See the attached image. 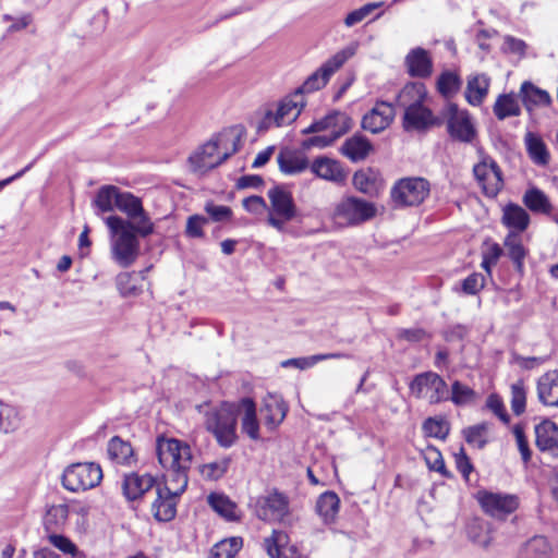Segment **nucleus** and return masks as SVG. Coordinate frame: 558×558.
<instances>
[{"instance_id":"1","label":"nucleus","mask_w":558,"mask_h":558,"mask_svg":"<svg viewBox=\"0 0 558 558\" xmlns=\"http://www.w3.org/2000/svg\"><path fill=\"white\" fill-rule=\"evenodd\" d=\"M156 453L159 463L167 471L166 483L174 484L177 492H184L193 460L191 447L179 439L158 437Z\"/></svg>"},{"instance_id":"2","label":"nucleus","mask_w":558,"mask_h":558,"mask_svg":"<svg viewBox=\"0 0 558 558\" xmlns=\"http://www.w3.org/2000/svg\"><path fill=\"white\" fill-rule=\"evenodd\" d=\"M427 90L422 83L407 84L398 95V105L404 109L402 126L407 132H423L435 125H440L441 120L434 116L425 106Z\"/></svg>"},{"instance_id":"3","label":"nucleus","mask_w":558,"mask_h":558,"mask_svg":"<svg viewBox=\"0 0 558 558\" xmlns=\"http://www.w3.org/2000/svg\"><path fill=\"white\" fill-rule=\"evenodd\" d=\"M105 222L110 232V251L112 259L122 268L135 263L140 255L138 232L132 221H124L120 216H109Z\"/></svg>"},{"instance_id":"4","label":"nucleus","mask_w":558,"mask_h":558,"mask_svg":"<svg viewBox=\"0 0 558 558\" xmlns=\"http://www.w3.org/2000/svg\"><path fill=\"white\" fill-rule=\"evenodd\" d=\"M238 418L236 402L222 401L205 411L204 426L221 448L228 449L239 440Z\"/></svg>"},{"instance_id":"5","label":"nucleus","mask_w":558,"mask_h":558,"mask_svg":"<svg viewBox=\"0 0 558 558\" xmlns=\"http://www.w3.org/2000/svg\"><path fill=\"white\" fill-rule=\"evenodd\" d=\"M357 48L359 43L353 41L329 58L301 86L295 88V96L300 94L304 97L305 94H311L325 87L331 75L356 53Z\"/></svg>"},{"instance_id":"6","label":"nucleus","mask_w":558,"mask_h":558,"mask_svg":"<svg viewBox=\"0 0 558 558\" xmlns=\"http://www.w3.org/2000/svg\"><path fill=\"white\" fill-rule=\"evenodd\" d=\"M269 199L267 223L279 232L286 230V225L299 217L292 193L284 186L276 185L267 193Z\"/></svg>"},{"instance_id":"7","label":"nucleus","mask_w":558,"mask_h":558,"mask_svg":"<svg viewBox=\"0 0 558 558\" xmlns=\"http://www.w3.org/2000/svg\"><path fill=\"white\" fill-rule=\"evenodd\" d=\"M376 215L374 204L354 196L339 201L332 210L331 220L338 228H348L362 225Z\"/></svg>"},{"instance_id":"8","label":"nucleus","mask_w":558,"mask_h":558,"mask_svg":"<svg viewBox=\"0 0 558 558\" xmlns=\"http://www.w3.org/2000/svg\"><path fill=\"white\" fill-rule=\"evenodd\" d=\"M102 480V470L94 462H78L69 465L62 475V485L70 492L87 490L96 487Z\"/></svg>"},{"instance_id":"9","label":"nucleus","mask_w":558,"mask_h":558,"mask_svg":"<svg viewBox=\"0 0 558 558\" xmlns=\"http://www.w3.org/2000/svg\"><path fill=\"white\" fill-rule=\"evenodd\" d=\"M428 194L429 183L423 178L400 179L390 191V197L396 207L417 206Z\"/></svg>"},{"instance_id":"10","label":"nucleus","mask_w":558,"mask_h":558,"mask_svg":"<svg viewBox=\"0 0 558 558\" xmlns=\"http://www.w3.org/2000/svg\"><path fill=\"white\" fill-rule=\"evenodd\" d=\"M116 208L126 215L124 221H132L141 238H147L154 233L155 225L148 213L144 209L140 197L130 192L121 191Z\"/></svg>"},{"instance_id":"11","label":"nucleus","mask_w":558,"mask_h":558,"mask_svg":"<svg viewBox=\"0 0 558 558\" xmlns=\"http://www.w3.org/2000/svg\"><path fill=\"white\" fill-rule=\"evenodd\" d=\"M223 142V137H216L208 141L198 150H196L189 158L193 172L204 174L221 165L236 150L234 146L232 151L220 153L219 148Z\"/></svg>"},{"instance_id":"12","label":"nucleus","mask_w":558,"mask_h":558,"mask_svg":"<svg viewBox=\"0 0 558 558\" xmlns=\"http://www.w3.org/2000/svg\"><path fill=\"white\" fill-rule=\"evenodd\" d=\"M410 391L418 399H428L432 404L449 399L446 381L433 372L416 375L410 384Z\"/></svg>"},{"instance_id":"13","label":"nucleus","mask_w":558,"mask_h":558,"mask_svg":"<svg viewBox=\"0 0 558 558\" xmlns=\"http://www.w3.org/2000/svg\"><path fill=\"white\" fill-rule=\"evenodd\" d=\"M444 114L447 119L449 135L461 143H472L477 135L476 129L466 110H461L456 104H449Z\"/></svg>"},{"instance_id":"14","label":"nucleus","mask_w":558,"mask_h":558,"mask_svg":"<svg viewBox=\"0 0 558 558\" xmlns=\"http://www.w3.org/2000/svg\"><path fill=\"white\" fill-rule=\"evenodd\" d=\"M476 499L483 511L496 519H505L519 508V498L513 494L480 490Z\"/></svg>"},{"instance_id":"15","label":"nucleus","mask_w":558,"mask_h":558,"mask_svg":"<svg viewBox=\"0 0 558 558\" xmlns=\"http://www.w3.org/2000/svg\"><path fill=\"white\" fill-rule=\"evenodd\" d=\"M473 173L487 197L497 196L504 186L502 172L489 156L482 157L481 161L473 167Z\"/></svg>"},{"instance_id":"16","label":"nucleus","mask_w":558,"mask_h":558,"mask_svg":"<svg viewBox=\"0 0 558 558\" xmlns=\"http://www.w3.org/2000/svg\"><path fill=\"white\" fill-rule=\"evenodd\" d=\"M255 512L263 521L280 522L289 514V498L277 489H272L257 499Z\"/></svg>"},{"instance_id":"17","label":"nucleus","mask_w":558,"mask_h":558,"mask_svg":"<svg viewBox=\"0 0 558 558\" xmlns=\"http://www.w3.org/2000/svg\"><path fill=\"white\" fill-rule=\"evenodd\" d=\"M155 493L157 497L151 504V511L155 519L160 522L171 521L177 513V498L183 492H177L174 484L166 483L163 487L157 485Z\"/></svg>"},{"instance_id":"18","label":"nucleus","mask_w":558,"mask_h":558,"mask_svg":"<svg viewBox=\"0 0 558 558\" xmlns=\"http://www.w3.org/2000/svg\"><path fill=\"white\" fill-rule=\"evenodd\" d=\"M352 125L353 121L345 112L333 110L322 119L313 122L303 133L310 134L329 131V135H335V137L340 138L351 130Z\"/></svg>"},{"instance_id":"19","label":"nucleus","mask_w":558,"mask_h":558,"mask_svg":"<svg viewBox=\"0 0 558 558\" xmlns=\"http://www.w3.org/2000/svg\"><path fill=\"white\" fill-rule=\"evenodd\" d=\"M396 116L395 108L386 101H378L374 108L363 117L362 128L374 134L386 130Z\"/></svg>"},{"instance_id":"20","label":"nucleus","mask_w":558,"mask_h":558,"mask_svg":"<svg viewBox=\"0 0 558 558\" xmlns=\"http://www.w3.org/2000/svg\"><path fill=\"white\" fill-rule=\"evenodd\" d=\"M306 105V100L302 95L295 96V89L280 99L275 110L276 126L280 128L294 122Z\"/></svg>"},{"instance_id":"21","label":"nucleus","mask_w":558,"mask_h":558,"mask_svg":"<svg viewBox=\"0 0 558 558\" xmlns=\"http://www.w3.org/2000/svg\"><path fill=\"white\" fill-rule=\"evenodd\" d=\"M241 429L252 440H259V422L257 418L256 403L252 398L244 397L236 401Z\"/></svg>"},{"instance_id":"22","label":"nucleus","mask_w":558,"mask_h":558,"mask_svg":"<svg viewBox=\"0 0 558 558\" xmlns=\"http://www.w3.org/2000/svg\"><path fill=\"white\" fill-rule=\"evenodd\" d=\"M534 433L537 449L558 457V425L545 418L535 425Z\"/></svg>"},{"instance_id":"23","label":"nucleus","mask_w":558,"mask_h":558,"mask_svg":"<svg viewBox=\"0 0 558 558\" xmlns=\"http://www.w3.org/2000/svg\"><path fill=\"white\" fill-rule=\"evenodd\" d=\"M156 486V481L151 475L131 473L124 476L122 488L129 500H135Z\"/></svg>"},{"instance_id":"24","label":"nucleus","mask_w":558,"mask_h":558,"mask_svg":"<svg viewBox=\"0 0 558 558\" xmlns=\"http://www.w3.org/2000/svg\"><path fill=\"white\" fill-rule=\"evenodd\" d=\"M311 170L318 178L341 184L347 179V173L337 160L328 157L316 158L311 165Z\"/></svg>"},{"instance_id":"25","label":"nucleus","mask_w":558,"mask_h":558,"mask_svg":"<svg viewBox=\"0 0 558 558\" xmlns=\"http://www.w3.org/2000/svg\"><path fill=\"white\" fill-rule=\"evenodd\" d=\"M277 161L281 172L286 174L301 173L308 168L307 157L299 150L282 148L277 156Z\"/></svg>"},{"instance_id":"26","label":"nucleus","mask_w":558,"mask_h":558,"mask_svg":"<svg viewBox=\"0 0 558 558\" xmlns=\"http://www.w3.org/2000/svg\"><path fill=\"white\" fill-rule=\"evenodd\" d=\"M537 395L544 405L558 407V371H549L538 378Z\"/></svg>"},{"instance_id":"27","label":"nucleus","mask_w":558,"mask_h":558,"mask_svg":"<svg viewBox=\"0 0 558 558\" xmlns=\"http://www.w3.org/2000/svg\"><path fill=\"white\" fill-rule=\"evenodd\" d=\"M490 80L486 74H474L468 77L465 98L471 106H480L488 94Z\"/></svg>"},{"instance_id":"28","label":"nucleus","mask_w":558,"mask_h":558,"mask_svg":"<svg viewBox=\"0 0 558 558\" xmlns=\"http://www.w3.org/2000/svg\"><path fill=\"white\" fill-rule=\"evenodd\" d=\"M287 411L288 407L281 398L268 396L262 409L268 428L275 429L284 420Z\"/></svg>"},{"instance_id":"29","label":"nucleus","mask_w":558,"mask_h":558,"mask_svg":"<svg viewBox=\"0 0 558 558\" xmlns=\"http://www.w3.org/2000/svg\"><path fill=\"white\" fill-rule=\"evenodd\" d=\"M522 102L527 111H532L535 107H546L551 102L549 94L536 87L531 82H524L520 88Z\"/></svg>"},{"instance_id":"30","label":"nucleus","mask_w":558,"mask_h":558,"mask_svg":"<svg viewBox=\"0 0 558 558\" xmlns=\"http://www.w3.org/2000/svg\"><path fill=\"white\" fill-rule=\"evenodd\" d=\"M405 61L411 76L426 77L432 73V60L423 48L411 50Z\"/></svg>"},{"instance_id":"31","label":"nucleus","mask_w":558,"mask_h":558,"mask_svg":"<svg viewBox=\"0 0 558 558\" xmlns=\"http://www.w3.org/2000/svg\"><path fill=\"white\" fill-rule=\"evenodd\" d=\"M340 508V499L333 492L323 493L316 501V511L324 523H333Z\"/></svg>"},{"instance_id":"32","label":"nucleus","mask_w":558,"mask_h":558,"mask_svg":"<svg viewBox=\"0 0 558 558\" xmlns=\"http://www.w3.org/2000/svg\"><path fill=\"white\" fill-rule=\"evenodd\" d=\"M372 150L371 142L362 135H353L348 138L342 147L341 153L352 161L364 160Z\"/></svg>"},{"instance_id":"33","label":"nucleus","mask_w":558,"mask_h":558,"mask_svg":"<svg viewBox=\"0 0 558 558\" xmlns=\"http://www.w3.org/2000/svg\"><path fill=\"white\" fill-rule=\"evenodd\" d=\"M207 501L213 510L227 521L240 520L238 506L228 496L223 494L211 493L207 497Z\"/></svg>"},{"instance_id":"34","label":"nucleus","mask_w":558,"mask_h":558,"mask_svg":"<svg viewBox=\"0 0 558 558\" xmlns=\"http://www.w3.org/2000/svg\"><path fill=\"white\" fill-rule=\"evenodd\" d=\"M502 222L520 234L529 227L530 216L521 206L509 204L504 209Z\"/></svg>"},{"instance_id":"35","label":"nucleus","mask_w":558,"mask_h":558,"mask_svg":"<svg viewBox=\"0 0 558 558\" xmlns=\"http://www.w3.org/2000/svg\"><path fill=\"white\" fill-rule=\"evenodd\" d=\"M493 111L500 121L520 116L521 107L518 97L513 93L499 95L493 106Z\"/></svg>"},{"instance_id":"36","label":"nucleus","mask_w":558,"mask_h":558,"mask_svg":"<svg viewBox=\"0 0 558 558\" xmlns=\"http://www.w3.org/2000/svg\"><path fill=\"white\" fill-rule=\"evenodd\" d=\"M526 150L531 160L538 166H546L550 155L544 141L536 134L527 132L524 137Z\"/></svg>"},{"instance_id":"37","label":"nucleus","mask_w":558,"mask_h":558,"mask_svg":"<svg viewBox=\"0 0 558 558\" xmlns=\"http://www.w3.org/2000/svg\"><path fill=\"white\" fill-rule=\"evenodd\" d=\"M504 245L508 252V256L513 262L515 269L519 272L523 271V262L527 251L522 244V240L519 233L510 231L506 236Z\"/></svg>"},{"instance_id":"38","label":"nucleus","mask_w":558,"mask_h":558,"mask_svg":"<svg viewBox=\"0 0 558 558\" xmlns=\"http://www.w3.org/2000/svg\"><path fill=\"white\" fill-rule=\"evenodd\" d=\"M120 194L121 191L117 186L104 185L98 190L93 205L97 208L98 213L112 211L117 207Z\"/></svg>"},{"instance_id":"39","label":"nucleus","mask_w":558,"mask_h":558,"mask_svg":"<svg viewBox=\"0 0 558 558\" xmlns=\"http://www.w3.org/2000/svg\"><path fill=\"white\" fill-rule=\"evenodd\" d=\"M551 546L545 536H534L520 550V558H550Z\"/></svg>"},{"instance_id":"40","label":"nucleus","mask_w":558,"mask_h":558,"mask_svg":"<svg viewBox=\"0 0 558 558\" xmlns=\"http://www.w3.org/2000/svg\"><path fill=\"white\" fill-rule=\"evenodd\" d=\"M108 454L114 462L119 464H128L133 457V448L130 442L114 436L109 440Z\"/></svg>"},{"instance_id":"41","label":"nucleus","mask_w":558,"mask_h":558,"mask_svg":"<svg viewBox=\"0 0 558 558\" xmlns=\"http://www.w3.org/2000/svg\"><path fill=\"white\" fill-rule=\"evenodd\" d=\"M524 205L532 211L548 214L551 204L545 193L536 187L530 189L523 196Z\"/></svg>"},{"instance_id":"42","label":"nucleus","mask_w":558,"mask_h":558,"mask_svg":"<svg viewBox=\"0 0 558 558\" xmlns=\"http://www.w3.org/2000/svg\"><path fill=\"white\" fill-rule=\"evenodd\" d=\"M349 357L348 354L336 352V353H326V354H316L310 357H299V359H290L282 362V366H295L298 368L304 369L315 365L317 362L325 360H335V359H344Z\"/></svg>"},{"instance_id":"43","label":"nucleus","mask_w":558,"mask_h":558,"mask_svg":"<svg viewBox=\"0 0 558 558\" xmlns=\"http://www.w3.org/2000/svg\"><path fill=\"white\" fill-rule=\"evenodd\" d=\"M243 541L241 537H231L216 544L211 549L215 558H234L242 548Z\"/></svg>"},{"instance_id":"44","label":"nucleus","mask_w":558,"mask_h":558,"mask_svg":"<svg viewBox=\"0 0 558 558\" xmlns=\"http://www.w3.org/2000/svg\"><path fill=\"white\" fill-rule=\"evenodd\" d=\"M230 462V458H223L218 461L203 464L199 466V473L205 480L217 481L227 473Z\"/></svg>"},{"instance_id":"45","label":"nucleus","mask_w":558,"mask_h":558,"mask_svg":"<svg viewBox=\"0 0 558 558\" xmlns=\"http://www.w3.org/2000/svg\"><path fill=\"white\" fill-rule=\"evenodd\" d=\"M21 425V418L16 409L10 405H0V430L3 433L15 432Z\"/></svg>"},{"instance_id":"46","label":"nucleus","mask_w":558,"mask_h":558,"mask_svg":"<svg viewBox=\"0 0 558 558\" xmlns=\"http://www.w3.org/2000/svg\"><path fill=\"white\" fill-rule=\"evenodd\" d=\"M460 85V77L450 71L441 73L437 80V89L445 97H450L456 94L459 90Z\"/></svg>"},{"instance_id":"47","label":"nucleus","mask_w":558,"mask_h":558,"mask_svg":"<svg viewBox=\"0 0 558 558\" xmlns=\"http://www.w3.org/2000/svg\"><path fill=\"white\" fill-rule=\"evenodd\" d=\"M423 432L426 436L445 439L450 430L449 424L444 418L428 417L423 423Z\"/></svg>"},{"instance_id":"48","label":"nucleus","mask_w":558,"mask_h":558,"mask_svg":"<svg viewBox=\"0 0 558 558\" xmlns=\"http://www.w3.org/2000/svg\"><path fill=\"white\" fill-rule=\"evenodd\" d=\"M476 397L475 391L469 386L460 383L459 380L453 381L451 386V396L449 399L456 405H465L471 403Z\"/></svg>"},{"instance_id":"49","label":"nucleus","mask_w":558,"mask_h":558,"mask_svg":"<svg viewBox=\"0 0 558 558\" xmlns=\"http://www.w3.org/2000/svg\"><path fill=\"white\" fill-rule=\"evenodd\" d=\"M487 424L481 423L463 429L464 438L469 445L483 449L487 444Z\"/></svg>"},{"instance_id":"50","label":"nucleus","mask_w":558,"mask_h":558,"mask_svg":"<svg viewBox=\"0 0 558 558\" xmlns=\"http://www.w3.org/2000/svg\"><path fill=\"white\" fill-rule=\"evenodd\" d=\"M384 5L383 1L379 2H371L366 3L363 7L353 10L344 17V25L347 27H352L359 23H361L363 20H365L373 11L376 9H379Z\"/></svg>"},{"instance_id":"51","label":"nucleus","mask_w":558,"mask_h":558,"mask_svg":"<svg viewBox=\"0 0 558 558\" xmlns=\"http://www.w3.org/2000/svg\"><path fill=\"white\" fill-rule=\"evenodd\" d=\"M526 391L522 380L511 385V410L515 415H520L525 411Z\"/></svg>"},{"instance_id":"52","label":"nucleus","mask_w":558,"mask_h":558,"mask_svg":"<svg viewBox=\"0 0 558 558\" xmlns=\"http://www.w3.org/2000/svg\"><path fill=\"white\" fill-rule=\"evenodd\" d=\"M209 222L207 217L192 215L186 220L185 235L192 239L204 238L203 227Z\"/></svg>"},{"instance_id":"53","label":"nucleus","mask_w":558,"mask_h":558,"mask_svg":"<svg viewBox=\"0 0 558 558\" xmlns=\"http://www.w3.org/2000/svg\"><path fill=\"white\" fill-rule=\"evenodd\" d=\"M204 210L209 216L208 219L215 222L228 221L232 218V209L225 205H217L214 202H207Z\"/></svg>"},{"instance_id":"54","label":"nucleus","mask_w":558,"mask_h":558,"mask_svg":"<svg viewBox=\"0 0 558 558\" xmlns=\"http://www.w3.org/2000/svg\"><path fill=\"white\" fill-rule=\"evenodd\" d=\"M512 432L515 437L518 450L520 451L523 462H530L532 458V451L530 449L527 437L524 433V427L521 424H517L513 426Z\"/></svg>"},{"instance_id":"55","label":"nucleus","mask_w":558,"mask_h":558,"mask_svg":"<svg viewBox=\"0 0 558 558\" xmlns=\"http://www.w3.org/2000/svg\"><path fill=\"white\" fill-rule=\"evenodd\" d=\"M485 286V278L483 275L474 272L471 274L462 281V291L465 294L474 295L478 293Z\"/></svg>"},{"instance_id":"56","label":"nucleus","mask_w":558,"mask_h":558,"mask_svg":"<svg viewBox=\"0 0 558 558\" xmlns=\"http://www.w3.org/2000/svg\"><path fill=\"white\" fill-rule=\"evenodd\" d=\"M353 185L360 192L369 194L375 187V181L368 172L357 171L353 175Z\"/></svg>"},{"instance_id":"57","label":"nucleus","mask_w":558,"mask_h":558,"mask_svg":"<svg viewBox=\"0 0 558 558\" xmlns=\"http://www.w3.org/2000/svg\"><path fill=\"white\" fill-rule=\"evenodd\" d=\"M49 542L64 554L76 556L78 550L76 545L68 537L58 534L49 535Z\"/></svg>"},{"instance_id":"58","label":"nucleus","mask_w":558,"mask_h":558,"mask_svg":"<svg viewBox=\"0 0 558 558\" xmlns=\"http://www.w3.org/2000/svg\"><path fill=\"white\" fill-rule=\"evenodd\" d=\"M68 507L64 505L50 507L45 518L46 529L49 530L52 523H58L59 521L64 522L68 518Z\"/></svg>"},{"instance_id":"59","label":"nucleus","mask_w":558,"mask_h":558,"mask_svg":"<svg viewBox=\"0 0 558 558\" xmlns=\"http://www.w3.org/2000/svg\"><path fill=\"white\" fill-rule=\"evenodd\" d=\"M242 205L248 213L259 215L268 211V205L262 196L253 195L243 199Z\"/></svg>"},{"instance_id":"60","label":"nucleus","mask_w":558,"mask_h":558,"mask_svg":"<svg viewBox=\"0 0 558 558\" xmlns=\"http://www.w3.org/2000/svg\"><path fill=\"white\" fill-rule=\"evenodd\" d=\"M456 466L465 480H469L470 473L473 471V465L464 450L460 447L459 451L453 454Z\"/></svg>"},{"instance_id":"61","label":"nucleus","mask_w":558,"mask_h":558,"mask_svg":"<svg viewBox=\"0 0 558 558\" xmlns=\"http://www.w3.org/2000/svg\"><path fill=\"white\" fill-rule=\"evenodd\" d=\"M132 275L124 272L117 277L118 288L123 296L136 295L140 289L135 284H131Z\"/></svg>"},{"instance_id":"62","label":"nucleus","mask_w":558,"mask_h":558,"mask_svg":"<svg viewBox=\"0 0 558 558\" xmlns=\"http://www.w3.org/2000/svg\"><path fill=\"white\" fill-rule=\"evenodd\" d=\"M339 137H335V135H315L303 142V147H319L325 148L332 145Z\"/></svg>"},{"instance_id":"63","label":"nucleus","mask_w":558,"mask_h":558,"mask_svg":"<svg viewBox=\"0 0 558 558\" xmlns=\"http://www.w3.org/2000/svg\"><path fill=\"white\" fill-rule=\"evenodd\" d=\"M397 337L401 340H405L408 342L415 343V342L423 341L427 337V333L422 328H410V329H400L398 331Z\"/></svg>"},{"instance_id":"64","label":"nucleus","mask_w":558,"mask_h":558,"mask_svg":"<svg viewBox=\"0 0 558 558\" xmlns=\"http://www.w3.org/2000/svg\"><path fill=\"white\" fill-rule=\"evenodd\" d=\"M487 408L492 410L502 422H509V415L507 414L504 403L498 396L492 395L487 399Z\"/></svg>"}]
</instances>
